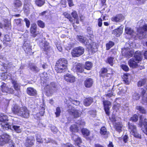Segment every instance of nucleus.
<instances>
[{
	"mask_svg": "<svg viewBox=\"0 0 147 147\" xmlns=\"http://www.w3.org/2000/svg\"><path fill=\"white\" fill-rule=\"evenodd\" d=\"M40 46L41 48L43 49L45 51H47L50 49L49 43L44 41L40 43Z\"/></svg>",
	"mask_w": 147,
	"mask_h": 147,
	"instance_id": "nucleus-17",
	"label": "nucleus"
},
{
	"mask_svg": "<svg viewBox=\"0 0 147 147\" xmlns=\"http://www.w3.org/2000/svg\"><path fill=\"white\" fill-rule=\"evenodd\" d=\"M128 130L130 134L137 138H141V135L137 132L136 126L129 122L128 123Z\"/></svg>",
	"mask_w": 147,
	"mask_h": 147,
	"instance_id": "nucleus-5",
	"label": "nucleus"
},
{
	"mask_svg": "<svg viewBox=\"0 0 147 147\" xmlns=\"http://www.w3.org/2000/svg\"><path fill=\"white\" fill-rule=\"evenodd\" d=\"M107 69L106 68H102L100 71V76L102 78L107 77L108 76L107 75Z\"/></svg>",
	"mask_w": 147,
	"mask_h": 147,
	"instance_id": "nucleus-29",
	"label": "nucleus"
},
{
	"mask_svg": "<svg viewBox=\"0 0 147 147\" xmlns=\"http://www.w3.org/2000/svg\"><path fill=\"white\" fill-rule=\"evenodd\" d=\"M11 109L14 114L22 117L28 118L30 116L29 111L25 106L15 105Z\"/></svg>",
	"mask_w": 147,
	"mask_h": 147,
	"instance_id": "nucleus-1",
	"label": "nucleus"
},
{
	"mask_svg": "<svg viewBox=\"0 0 147 147\" xmlns=\"http://www.w3.org/2000/svg\"><path fill=\"white\" fill-rule=\"evenodd\" d=\"M24 21L26 22V26L28 28L29 27L30 25V22L29 20L27 18H25Z\"/></svg>",
	"mask_w": 147,
	"mask_h": 147,
	"instance_id": "nucleus-62",
	"label": "nucleus"
},
{
	"mask_svg": "<svg viewBox=\"0 0 147 147\" xmlns=\"http://www.w3.org/2000/svg\"><path fill=\"white\" fill-rule=\"evenodd\" d=\"M71 15L73 18L75 19H77L78 18V16L77 12L76 11H73L71 13Z\"/></svg>",
	"mask_w": 147,
	"mask_h": 147,
	"instance_id": "nucleus-57",
	"label": "nucleus"
},
{
	"mask_svg": "<svg viewBox=\"0 0 147 147\" xmlns=\"http://www.w3.org/2000/svg\"><path fill=\"white\" fill-rule=\"evenodd\" d=\"M136 109L140 112V113L143 114H146V111L145 108L140 106H137L136 107Z\"/></svg>",
	"mask_w": 147,
	"mask_h": 147,
	"instance_id": "nucleus-33",
	"label": "nucleus"
},
{
	"mask_svg": "<svg viewBox=\"0 0 147 147\" xmlns=\"http://www.w3.org/2000/svg\"><path fill=\"white\" fill-rule=\"evenodd\" d=\"M84 51L82 47H79L74 48L71 51V54L73 57H78L82 55Z\"/></svg>",
	"mask_w": 147,
	"mask_h": 147,
	"instance_id": "nucleus-7",
	"label": "nucleus"
},
{
	"mask_svg": "<svg viewBox=\"0 0 147 147\" xmlns=\"http://www.w3.org/2000/svg\"><path fill=\"white\" fill-rule=\"evenodd\" d=\"M100 133L101 135L104 136V137L107 138L109 135V132L108 131L105 127H102L100 129Z\"/></svg>",
	"mask_w": 147,
	"mask_h": 147,
	"instance_id": "nucleus-23",
	"label": "nucleus"
},
{
	"mask_svg": "<svg viewBox=\"0 0 147 147\" xmlns=\"http://www.w3.org/2000/svg\"><path fill=\"white\" fill-rule=\"evenodd\" d=\"M12 82L13 84L14 85V87L15 89L16 90L18 93H19L20 91V85L17 83L16 81H12Z\"/></svg>",
	"mask_w": 147,
	"mask_h": 147,
	"instance_id": "nucleus-36",
	"label": "nucleus"
},
{
	"mask_svg": "<svg viewBox=\"0 0 147 147\" xmlns=\"http://www.w3.org/2000/svg\"><path fill=\"white\" fill-rule=\"evenodd\" d=\"M121 68L125 71H128L129 69V68L127 66L125 65H121Z\"/></svg>",
	"mask_w": 147,
	"mask_h": 147,
	"instance_id": "nucleus-60",
	"label": "nucleus"
},
{
	"mask_svg": "<svg viewBox=\"0 0 147 147\" xmlns=\"http://www.w3.org/2000/svg\"><path fill=\"white\" fill-rule=\"evenodd\" d=\"M141 95L142 97V103L143 104L147 105V93H146V90H143L142 91Z\"/></svg>",
	"mask_w": 147,
	"mask_h": 147,
	"instance_id": "nucleus-21",
	"label": "nucleus"
},
{
	"mask_svg": "<svg viewBox=\"0 0 147 147\" xmlns=\"http://www.w3.org/2000/svg\"><path fill=\"white\" fill-rule=\"evenodd\" d=\"M124 19V17L121 14H118L115 16H113L111 18L112 21L117 23H119L122 22Z\"/></svg>",
	"mask_w": 147,
	"mask_h": 147,
	"instance_id": "nucleus-12",
	"label": "nucleus"
},
{
	"mask_svg": "<svg viewBox=\"0 0 147 147\" xmlns=\"http://www.w3.org/2000/svg\"><path fill=\"white\" fill-rule=\"evenodd\" d=\"M77 38L80 42L85 45H87V47L89 50H92L93 49H96V44L94 42L92 43L91 44H90L88 42V39L86 38L81 36L77 35Z\"/></svg>",
	"mask_w": 147,
	"mask_h": 147,
	"instance_id": "nucleus-3",
	"label": "nucleus"
},
{
	"mask_svg": "<svg viewBox=\"0 0 147 147\" xmlns=\"http://www.w3.org/2000/svg\"><path fill=\"white\" fill-rule=\"evenodd\" d=\"M75 64L76 65H74L73 67L77 72L82 73L84 71V69L81 64L77 63Z\"/></svg>",
	"mask_w": 147,
	"mask_h": 147,
	"instance_id": "nucleus-24",
	"label": "nucleus"
},
{
	"mask_svg": "<svg viewBox=\"0 0 147 147\" xmlns=\"http://www.w3.org/2000/svg\"><path fill=\"white\" fill-rule=\"evenodd\" d=\"M123 27L122 26L119 27L117 29L113 31L112 34L115 35L117 37H119L121 34L123 32Z\"/></svg>",
	"mask_w": 147,
	"mask_h": 147,
	"instance_id": "nucleus-16",
	"label": "nucleus"
},
{
	"mask_svg": "<svg viewBox=\"0 0 147 147\" xmlns=\"http://www.w3.org/2000/svg\"><path fill=\"white\" fill-rule=\"evenodd\" d=\"M36 138L37 142L39 143H42L40 135L39 134H36Z\"/></svg>",
	"mask_w": 147,
	"mask_h": 147,
	"instance_id": "nucleus-56",
	"label": "nucleus"
},
{
	"mask_svg": "<svg viewBox=\"0 0 147 147\" xmlns=\"http://www.w3.org/2000/svg\"><path fill=\"white\" fill-rule=\"evenodd\" d=\"M56 111L55 112V114L56 115V117H58L60 115L61 113V111L59 107H57L56 109Z\"/></svg>",
	"mask_w": 147,
	"mask_h": 147,
	"instance_id": "nucleus-53",
	"label": "nucleus"
},
{
	"mask_svg": "<svg viewBox=\"0 0 147 147\" xmlns=\"http://www.w3.org/2000/svg\"><path fill=\"white\" fill-rule=\"evenodd\" d=\"M1 88L3 92L7 93L8 92V88L6 86V85L5 84L3 83V84L1 85Z\"/></svg>",
	"mask_w": 147,
	"mask_h": 147,
	"instance_id": "nucleus-44",
	"label": "nucleus"
},
{
	"mask_svg": "<svg viewBox=\"0 0 147 147\" xmlns=\"http://www.w3.org/2000/svg\"><path fill=\"white\" fill-rule=\"evenodd\" d=\"M4 26L5 27L8 28L10 24V22L7 20H4Z\"/></svg>",
	"mask_w": 147,
	"mask_h": 147,
	"instance_id": "nucleus-59",
	"label": "nucleus"
},
{
	"mask_svg": "<svg viewBox=\"0 0 147 147\" xmlns=\"http://www.w3.org/2000/svg\"><path fill=\"white\" fill-rule=\"evenodd\" d=\"M146 80L145 79H142L140 80L138 83V87L143 86L144 88L141 89L142 90H144L146 91L147 90V84L146 83Z\"/></svg>",
	"mask_w": 147,
	"mask_h": 147,
	"instance_id": "nucleus-20",
	"label": "nucleus"
},
{
	"mask_svg": "<svg viewBox=\"0 0 147 147\" xmlns=\"http://www.w3.org/2000/svg\"><path fill=\"white\" fill-rule=\"evenodd\" d=\"M88 33L89 35H92L93 34V31L92 28L90 27H88L87 29Z\"/></svg>",
	"mask_w": 147,
	"mask_h": 147,
	"instance_id": "nucleus-63",
	"label": "nucleus"
},
{
	"mask_svg": "<svg viewBox=\"0 0 147 147\" xmlns=\"http://www.w3.org/2000/svg\"><path fill=\"white\" fill-rule=\"evenodd\" d=\"M27 93L30 96H34L36 94V90L32 87L28 88L27 90Z\"/></svg>",
	"mask_w": 147,
	"mask_h": 147,
	"instance_id": "nucleus-27",
	"label": "nucleus"
},
{
	"mask_svg": "<svg viewBox=\"0 0 147 147\" xmlns=\"http://www.w3.org/2000/svg\"><path fill=\"white\" fill-rule=\"evenodd\" d=\"M68 111L69 114L74 118H77L80 117L82 113V112L81 111L74 109L72 107L70 109V107H69Z\"/></svg>",
	"mask_w": 147,
	"mask_h": 147,
	"instance_id": "nucleus-8",
	"label": "nucleus"
},
{
	"mask_svg": "<svg viewBox=\"0 0 147 147\" xmlns=\"http://www.w3.org/2000/svg\"><path fill=\"white\" fill-rule=\"evenodd\" d=\"M8 118L7 116L3 113L1 114L0 116V123L7 120Z\"/></svg>",
	"mask_w": 147,
	"mask_h": 147,
	"instance_id": "nucleus-42",
	"label": "nucleus"
},
{
	"mask_svg": "<svg viewBox=\"0 0 147 147\" xmlns=\"http://www.w3.org/2000/svg\"><path fill=\"white\" fill-rule=\"evenodd\" d=\"M104 108L106 114L109 115V109L111 107V103L107 100L103 101Z\"/></svg>",
	"mask_w": 147,
	"mask_h": 147,
	"instance_id": "nucleus-13",
	"label": "nucleus"
},
{
	"mask_svg": "<svg viewBox=\"0 0 147 147\" xmlns=\"http://www.w3.org/2000/svg\"><path fill=\"white\" fill-rule=\"evenodd\" d=\"M49 87V92L50 93V94H51L53 91L56 90L57 85L56 83L53 82L50 84Z\"/></svg>",
	"mask_w": 147,
	"mask_h": 147,
	"instance_id": "nucleus-31",
	"label": "nucleus"
},
{
	"mask_svg": "<svg viewBox=\"0 0 147 147\" xmlns=\"http://www.w3.org/2000/svg\"><path fill=\"white\" fill-rule=\"evenodd\" d=\"M70 130L72 132H77L78 130V127L76 125H72L70 127Z\"/></svg>",
	"mask_w": 147,
	"mask_h": 147,
	"instance_id": "nucleus-37",
	"label": "nucleus"
},
{
	"mask_svg": "<svg viewBox=\"0 0 147 147\" xmlns=\"http://www.w3.org/2000/svg\"><path fill=\"white\" fill-rule=\"evenodd\" d=\"M114 58L112 57H108L106 61L107 63H108L111 66L113 65V59Z\"/></svg>",
	"mask_w": 147,
	"mask_h": 147,
	"instance_id": "nucleus-41",
	"label": "nucleus"
},
{
	"mask_svg": "<svg viewBox=\"0 0 147 147\" xmlns=\"http://www.w3.org/2000/svg\"><path fill=\"white\" fill-rule=\"evenodd\" d=\"M70 101L73 104L76 105H78L80 104V102L79 101L75 100H73L71 98L70 99Z\"/></svg>",
	"mask_w": 147,
	"mask_h": 147,
	"instance_id": "nucleus-54",
	"label": "nucleus"
},
{
	"mask_svg": "<svg viewBox=\"0 0 147 147\" xmlns=\"http://www.w3.org/2000/svg\"><path fill=\"white\" fill-rule=\"evenodd\" d=\"M45 2V0H36V4L39 7H41L43 5Z\"/></svg>",
	"mask_w": 147,
	"mask_h": 147,
	"instance_id": "nucleus-38",
	"label": "nucleus"
},
{
	"mask_svg": "<svg viewBox=\"0 0 147 147\" xmlns=\"http://www.w3.org/2000/svg\"><path fill=\"white\" fill-rule=\"evenodd\" d=\"M138 119V116L136 114L134 115L130 119V120L134 122L137 121Z\"/></svg>",
	"mask_w": 147,
	"mask_h": 147,
	"instance_id": "nucleus-51",
	"label": "nucleus"
},
{
	"mask_svg": "<svg viewBox=\"0 0 147 147\" xmlns=\"http://www.w3.org/2000/svg\"><path fill=\"white\" fill-rule=\"evenodd\" d=\"M72 138L73 140L75 142L76 144L79 147H80V146H79V145L82 142L81 138L76 135L73 136Z\"/></svg>",
	"mask_w": 147,
	"mask_h": 147,
	"instance_id": "nucleus-32",
	"label": "nucleus"
},
{
	"mask_svg": "<svg viewBox=\"0 0 147 147\" xmlns=\"http://www.w3.org/2000/svg\"><path fill=\"white\" fill-rule=\"evenodd\" d=\"M77 123L80 128H82L85 124V122L81 119L77 121Z\"/></svg>",
	"mask_w": 147,
	"mask_h": 147,
	"instance_id": "nucleus-49",
	"label": "nucleus"
},
{
	"mask_svg": "<svg viewBox=\"0 0 147 147\" xmlns=\"http://www.w3.org/2000/svg\"><path fill=\"white\" fill-rule=\"evenodd\" d=\"M142 119V116H140L139 125L142 128V130L143 132L147 135V119H145L144 121L142 122L141 121Z\"/></svg>",
	"mask_w": 147,
	"mask_h": 147,
	"instance_id": "nucleus-9",
	"label": "nucleus"
},
{
	"mask_svg": "<svg viewBox=\"0 0 147 147\" xmlns=\"http://www.w3.org/2000/svg\"><path fill=\"white\" fill-rule=\"evenodd\" d=\"M64 80L67 82L73 83L76 81L75 78L71 74H67L64 76Z\"/></svg>",
	"mask_w": 147,
	"mask_h": 147,
	"instance_id": "nucleus-14",
	"label": "nucleus"
},
{
	"mask_svg": "<svg viewBox=\"0 0 147 147\" xmlns=\"http://www.w3.org/2000/svg\"><path fill=\"white\" fill-rule=\"evenodd\" d=\"M93 81L92 78H87L84 82V85L86 88H90L93 84Z\"/></svg>",
	"mask_w": 147,
	"mask_h": 147,
	"instance_id": "nucleus-22",
	"label": "nucleus"
},
{
	"mask_svg": "<svg viewBox=\"0 0 147 147\" xmlns=\"http://www.w3.org/2000/svg\"><path fill=\"white\" fill-rule=\"evenodd\" d=\"M30 69L31 70L35 71L36 72H38L39 71V69L34 64H32L30 66Z\"/></svg>",
	"mask_w": 147,
	"mask_h": 147,
	"instance_id": "nucleus-39",
	"label": "nucleus"
},
{
	"mask_svg": "<svg viewBox=\"0 0 147 147\" xmlns=\"http://www.w3.org/2000/svg\"><path fill=\"white\" fill-rule=\"evenodd\" d=\"M67 61L65 58L60 59L57 62L55 67V70L57 73H62L67 69Z\"/></svg>",
	"mask_w": 147,
	"mask_h": 147,
	"instance_id": "nucleus-2",
	"label": "nucleus"
},
{
	"mask_svg": "<svg viewBox=\"0 0 147 147\" xmlns=\"http://www.w3.org/2000/svg\"><path fill=\"white\" fill-rule=\"evenodd\" d=\"M125 32L126 34L131 36L134 38H138L137 36V34H136L131 28L129 27H125Z\"/></svg>",
	"mask_w": 147,
	"mask_h": 147,
	"instance_id": "nucleus-15",
	"label": "nucleus"
},
{
	"mask_svg": "<svg viewBox=\"0 0 147 147\" xmlns=\"http://www.w3.org/2000/svg\"><path fill=\"white\" fill-rule=\"evenodd\" d=\"M22 4L21 2L19 0H16L14 2V5L16 7H18L21 6Z\"/></svg>",
	"mask_w": 147,
	"mask_h": 147,
	"instance_id": "nucleus-46",
	"label": "nucleus"
},
{
	"mask_svg": "<svg viewBox=\"0 0 147 147\" xmlns=\"http://www.w3.org/2000/svg\"><path fill=\"white\" fill-rule=\"evenodd\" d=\"M110 120L113 123H115V122H117V119L116 118L114 115H113L111 117H110Z\"/></svg>",
	"mask_w": 147,
	"mask_h": 147,
	"instance_id": "nucleus-61",
	"label": "nucleus"
},
{
	"mask_svg": "<svg viewBox=\"0 0 147 147\" xmlns=\"http://www.w3.org/2000/svg\"><path fill=\"white\" fill-rule=\"evenodd\" d=\"M37 26L35 24H33L31 25L30 28V32L32 36L33 37H35L38 34V32L36 31Z\"/></svg>",
	"mask_w": 147,
	"mask_h": 147,
	"instance_id": "nucleus-19",
	"label": "nucleus"
},
{
	"mask_svg": "<svg viewBox=\"0 0 147 147\" xmlns=\"http://www.w3.org/2000/svg\"><path fill=\"white\" fill-rule=\"evenodd\" d=\"M32 7V5L30 3H25L24 7V12L28 14L30 11V9Z\"/></svg>",
	"mask_w": 147,
	"mask_h": 147,
	"instance_id": "nucleus-30",
	"label": "nucleus"
},
{
	"mask_svg": "<svg viewBox=\"0 0 147 147\" xmlns=\"http://www.w3.org/2000/svg\"><path fill=\"white\" fill-rule=\"evenodd\" d=\"M23 48L26 53L30 55L33 54L31 47L29 44L24 43L23 46Z\"/></svg>",
	"mask_w": 147,
	"mask_h": 147,
	"instance_id": "nucleus-11",
	"label": "nucleus"
},
{
	"mask_svg": "<svg viewBox=\"0 0 147 147\" xmlns=\"http://www.w3.org/2000/svg\"><path fill=\"white\" fill-rule=\"evenodd\" d=\"M45 142L46 143H56L55 141L53 140L50 138H48L47 139L45 138Z\"/></svg>",
	"mask_w": 147,
	"mask_h": 147,
	"instance_id": "nucleus-58",
	"label": "nucleus"
},
{
	"mask_svg": "<svg viewBox=\"0 0 147 147\" xmlns=\"http://www.w3.org/2000/svg\"><path fill=\"white\" fill-rule=\"evenodd\" d=\"M130 76L129 75H128L127 74H125L124 75L123 78V81L125 82V83L128 84L129 83V78Z\"/></svg>",
	"mask_w": 147,
	"mask_h": 147,
	"instance_id": "nucleus-45",
	"label": "nucleus"
},
{
	"mask_svg": "<svg viewBox=\"0 0 147 147\" xmlns=\"http://www.w3.org/2000/svg\"><path fill=\"white\" fill-rule=\"evenodd\" d=\"M35 141L34 138L32 136H30L26 138L25 144L27 147H30L33 145Z\"/></svg>",
	"mask_w": 147,
	"mask_h": 147,
	"instance_id": "nucleus-10",
	"label": "nucleus"
},
{
	"mask_svg": "<svg viewBox=\"0 0 147 147\" xmlns=\"http://www.w3.org/2000/svg\"><path fill=\"white\" fill-rule=\"evenodd\" d=\"M37 23L38 26L41 28H44L45 26L44 23L41 20H39L38 21Z\"/></svg>",
	"mask_w": 147,
	"mask_h": 147,
	"instance_id": "nucleus-52",
	"label": "nucleus"
},
{
	"mask_svg": "<svg viewBox=\"0 0 147 147\" xmlns=\"http://www.w3.org/2000/svg\"><path fill=\"white\" fill-rule=\"evenodd\" d=\"M81 131L82 134L85 136H88L90 134V131L86 128L82 129Z\"/></svg>",
	"mask_w": 147,
	"mask_h": 147,
	"instance_id": "nucleus-43",
	"label": "nucleus"
},
{
	"mask_svg": "<svg viewBox=\"0 0 147 147\" xmlns=\"http://www.w3.org/2000/svg\"><path fill=\"white\" fill-rule=\"evenodd\" d=\"M7 121L8 119H7V120L5 121H2L1 122V127L3 128H5V129H11V126L6 122Z\"/></svg>",
	"mask_w": 147,
	"mask_h": 147,
	"instance_id": "nucleus-35",
	"label": "nucleus"
},
{
	"mask_svg": "<svg viewBox=\"0 0 147 147\" xmlns=\"http://www.w3.org/2000/svg\"><path fill=\"white\" fill-rule=\"evenodd\" d=\"M12 128L16 132L18 133H19L21 131V130L20 128V126L13 125L12 126Z\"/></svg>",
	"mask_w": 147,
	"mask_h": 147,
	"instance_id": "nucleus-48",
	"label": "nucleus"
},
{
	"mask_svg": "<svg viewBox=\"0 0 147 147\" xmlns=\"http://www.w3.org/2000/svg\"><path fill=\"white\" fill-rule=\"evenodd\" d=\"M63 15L66 18L68 19L71 22L73 21V19L72 18L70 14L67 12H64L63 13Z\"/></svg>",
	"mask_w": 147,
	"mask_h": 147,
	"instance_id": "nucleus-47",
	"label": "nucleus"
},
{
	"mask_svg": "<svg viewBox=\"0 0 147 147\" xmlns=\"http://www.w3.org/2000/svg\"><path fill=\"white\" fill-rule=\"evenodd\" d=\"M51 130L54 134L56 133L58 131L57 128L55 126H53L51 127Z\"/></svg>",
	"mask_w": 147,
	"mask_h": 147,
	"instance_id": "nucleus-64",
	"label": "nucleus"
},
{
	"mask_svg": "<svg viewBox=\"0 0 147 147\" xmlns=\"http://www.w3.org/2000/svg\"><path fill=\"white\" fill-rule=\"evenodd\" d=\"M139 62L135 59L132 58L129 60L128 61V63L129 66L132 68H135L138 66L137 63Z\"/></svg>",
	"mask_w": 147,
	"mask_h": 147,
	"instance_id": "nucleus-18",
	"label": "nucleus"
},
{
	"mask_svg": "<svg viewBox=\"0 0 147 147\" xmlns=\"http://www.w3.org/2000/svg\"><path fill=\"white\" fill-rule=\"evenodd\" d=\"M92 66V63L90 62H86L85 63V65L84 68L87 70H90Z\"/></svg>",
	"mask_w": 147,
	"mask_h": 147,
	"instance_id": "nucleus-40",
	"label": "nucleus"
},
{
	"mask_svg": "<svg viewBox=\"0 0 147 147\" xmlns=\"http://www.w3.org/2000/svg\"><path fill=\"white\" fill-rule=\"evenodd\" d=\"M7 143L9 144V147H15L12 141L10 139V136L5 133L0 138V145H3Z\"/></svg>",
	"mask_w": 147,
	"mask_h": 147,
	"instance_id": "nucleus-4",
	"label": "nucleus"
},
{
	"mask_svg": "<svg viewBox=\"0 0 147 147\" xmlns=\"http://www.w3.org/2000/svg\"><path fill=\"white\" fill-rule=\"evenodd\" d=\"M93 99L91 97L85 98L84 101V104L86 106H89L93 102Z\"/></svg>",
	"mask_w": 147,
	"mask_h": 147,
	"instance_id": "nucleus-28",
	"label": "nucleus"
},
{
	"mask_svg": "<svg viewBox=\"0 0 147 147\" xmlns=\"http://www.w3.org/2000/svg\"><path fill=\"white\" fill-rule=\"evenodd\" d=\"M133 51H131L129 49H128L125 51L124 55L127 58H129L133 56Z\"/></svg>",
	"mask_w": 147,
	"mask_h": 147,
	"instance_id": "nucleus-34",
	"label": "nucleus"
},
{
	"mask_svg": "<svg viewBox=\"0 0 147 147\" xmlns=\"http://www.w3.org/2000/svg\"><path fill=\"white\" fill-rule=\"evenodd\" d=\"M116 130L120 133L122 131L123 125L120 122H115L114 123Z\"/></svg>",
	"mask_w": 147,
	"mask_h": 147,
	"instance_id": "nucleus-25",
	"label": "nucleus"
},
{
	"mask_svg": "<svg viewBox=\"0 0 147 147\" xmlns=\"http://www.w3.org/2000/svg\"><path fill=\"white\" fill-rule=\"evenodd\" d=\"M140 96L137 93H134L133 95V98L136 100H138L140 98Z\"/></svg>",
	"mask_w": 147,
	"mask_h": 147,
	"instance_id": "nucleus-55",
	"label": "nucleus"
},
{
	"mask_svg": "<svg viewBox=\"0 0 147 147\" xmlns=\"http://www.w3.org/2000/svg\"><path fill=\"white\" fill-rule=\"evenodd\" d=\"M114 45V43L112 41H110L108 43L106 44V49L107 50H109Z\"/></svg>",
	"mask_w": 147,
	"mask_h": 147,
	"instance_id": "nucleus-50",
	"label": "nucleus"
},
{
	"mask_svg": "<svg viewBox=\"0 0 147 147\" xmlns=\"http://www.w3.org/2000/svg\"><path fill=\"white\" fill-rule=\"evenodd\" d=\"M142 55L141 53L139 51H136L134 54V56L133 58L135 59V60H137L139 62L141 60Z\"/></svg>",
	"mask_w": 147,
	"mask_h": 147,
	"instance_id": "nucleus-26",
	"label": "nucleus"
},
{
	"mask_svg": "<svg viewBox=\"0 0 147 147\" xmlns=\"http://www.w3.org/2000/svg\"><path fill=\"white\" fill-rule=\"evenodd\" d=\"M146 31H147V24H145L143 27H140L137 31V36L140 39H142L146 35Z\"/></svg>",
	"mask_w": 147,
	"mask_h": 147,
	"instance_id": "nucleus-6",
	"label": "nucleus"
}]
</instances>
